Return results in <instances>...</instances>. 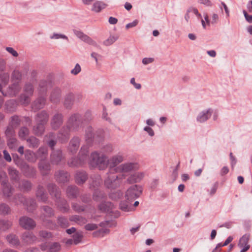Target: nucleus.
<instances>
[{
    "instance_id": "obj_1",
    "label": "nucleus",
    "mask_w": 252,
    "mask_h": 252,
    "mask_svg": "<svg viewBox=\"0 0 252 252\" xmlns=\"http://www.w3.org/2000/svg\"><path fill=\"white\" fill-rule=\"evenodd\" d=\"M4 65L0 64V78L2 81L1 84H0V91L5 95H15L20 90L18 81L21 78V73L18 70H14L13 72L12 79V80H15L16 82L13 83V84L9 88L7 93L4 94L2 90V86L5 85L8 83L9 78V74L4 71Z\"/></svg>"
},
{
    "instance_id": "obj_2",
    "label": "nucleus",
    "mask_w": 252,
    "mask_h": 252,
    "mask_svg": "<svg viewBox=\"0 0 252 252\" xmlns=\"http://www.w3.org/2000/svg\"><path fill=\"white\" fill-rule=\"evenodd\" d=\"M106 159V157L103 154H100L96 152H94L91 155L89 162L92 167L103 169L107 166Z\"/></svg>"
},
{
    "instance_id": "obj_3",
    "label": "nucleus",
    "mask_w": 252,
    "mask_h": 252,
    "mask_svg": "<svg viewBox=\"0 0 252 252\" xmlns=\"http://www.w3.org/2000/svg\"><path fill=\"white\" fill-rule=\"evenodd\" d=\"M111 172L112 171L108 174L104 181V184L108 189H115L120 186L122 178H124L125 177L123 175L119 176Z\"/></svg>"
},
{
    "instance_id": "obj_4",
    "label": "nucleus",
    "mask_w": 252,
    "mask_h": 252,
    "mask_svg": "<svg viewBox=\"0 0 252 252\" xmlns=\"http://www.w3.org/2000/svg\"><path fill=\"white\" fill-rule=\"evenodd\" d=\"M48 116L47 114L44 111L39 113L36 117L37 126L34 128L35 133L37 135H41L44 130V125L48 121Z\"/></svg>"
},
{
    "instance_id": "obj_5",
    "label": "nucleus",
    "mask_w": 252,
    "mask_h": 252,
    "mask_svg": "<svg viewBox=\"0 0 252 252\" xmlns=\"http://www.w3.org/2000/svg\"><path fill=\"white\" fill-rule=\"evenodd\" d=\"M142 192L141 187L135 185L129 188L125 194V197L128 201H132L138 197Z\"/></svg>"
},
{
    "instance_id": "obj_6",
    "label": "nucleus",
    "mask_w": 252,
    "mask_h": 252,
    "mask_svg": "<svg viewBox=\"0 0 252 252\" xmlns=\"http://www.w3.org/2000/svg\"><path fill=\"white\" fill-rule=\"evenodd\" d=\"M104 195L101 192L99 191H95L93 195L94 200L98 201H102V202L98 206L99 209L102 212L109 211L113 208V205L109 202H104Z\"/></svg>"
},
{
    "instance_id": "obj_7",
    "label": "nucleus",
    "mask_w": 252,
    "mask_h": 252,
    "mask_svg": "<svg viewBox=\"0 0 252 252\" xmlns=\"http://www.w3.org/2000/svg\"><path fill=\"white\" fill-rule=\"evenodd\" d=\"M139 165L136 162H128L122 164L114 169L116 172L128 173L130 171L137 170Z\"/></svg>"
},
{
    "instance_id": "obj_8",
    "label": "nucleus",
    "mask_w": 252,
    "mask_h": 252,
    "mask_svg": "<svg viewBox=\"0 0 252 252\" xmlns=\"http://www.w3.org/2000/svg\"><path fill=\"white\" fill-rule=\"evenodd\" d=\"M124 160V157L122 155L118 154L110 158L109 159L107 160L106 162L107 165H109L111 168V171L114 170L115 167L118 164L122 162Z\"/></svg>"
},
{
    "instance_id": "obj_9",
    "label": "nucleus",
    "mask_w": 252,
    "mask_h": 252,
    "mask_svg": "<svg viewBox=\"0 0 252 252\" xmlns=\"http://www.w3.org/2000/svg\"><path fill=\"white\" fill-rule=\"evenodd\" d=\"M19 222L22 227L27 229H32L36 225L35 222L32 219L27 217L21 218Z\"/></svg>"
},
{
    "instance_id": "obj_10",
    "label": "nucleus",
    "mask_w": 252,
    "mask_h": 252,
    "mask_svg": "<svg viewBox=\"0 0 252 252\" xmlns=\"http://www.w3.org/2000/svg\"><path fill=\"white\" fill-rule=\"evenodd\" d=\"M213 112V109L210 108L200 112L196 117V121L201 123L205 122L211 118Z\"/></svg>"
},
{
    "instance_id": "obj_11",
    "label": "nucleus",
    "mask_w": 252,
    "mask_h": 252,
    "mask_svg": "<svg viewBox=\"0 0 252 252\" xmlns=\"http://www.w3.org/2000/svg\"><path fill=\"white\" fill-rule=\"evenodd\" d=\"M13 133L14 130L12 126H8L5 131V134L8 138L7 144L9 147L11 149L15 148L17 143L16 139L13 137Z\"/></svg>"
},
{
    "instance_id": "obj_12",
    "label": "nucleus",
    "mask_w": 252,
    "mask_h": 252,
    "mask_svg": "<svg viewBox=\"0 0 252 252\" xmlns=\"http://www.w3.org/2000/svg\"><path fill=\"white\" fill-rule=\"evenodd\" d=\"M88 148L86 146H83L81 148V151L79 153V162H73L72 163V165L74 166H77L79 165H81L84 163L88 159Z\"/></svg>"
},
{
    "instance_id": "obj_13",
    "label": "nucleus",
    "mask_w": 252,
    "mask_h": 252,
    "mask_svg": "<svg viewBox=\"0 0 252 252\" xmlns=\"http://www.w3.org/2000/svg\"><path fill=\"white\" fill-rule=\"evenodd\" d=\"M43 251H48V252H57L60 249V246L58 243L49 244L45 243L41 246Z\"/></svg>"
},
{
    "instance_id": "obj_14",
    "label": "nucleus",
    "mask_w": 252,
    "mask_h": 252,
    "mask_svg": "<svg viewBox=\"0 0 252 252\" xmlns=\"http://www.w3.org/2000/svg\"><path fill=\"white\" fill-rule=\"evenodd\" d=\"M144 177V174L142 172H136L130 175L127 179V182L129 183H134L140 182Z\"/></svg>"
},
{
    "instance_id": "obj_15",
    "label": "nucleus",
    "mask_w": 252,
    "mask_h": 252,
    "mask_svg": "<svg viewBox=\"0 0 252 252\" xmlns=\"http://www.w3.org/2000/svg\"><path fill=\"white\" fill-rule=\"evenodd\" d=\"M36 239V237L30 232H26L22 236V242L24 244H32Z\"/></svg>"
},
{
    "instance_id": "obj_16",
    "label": "nucleus",
    "mask_w": 252,
    "mask_h": 252,
    "mask_svg": "<svg viewBox=\"0 0 252 252\" xmlns=\"http://www.w3.org/2000/svg\"><path fill=\"white\" fill-rule=\"evenodd\" d=\"M75 34L82 40L87 42V43L93 45H95L96 43L87 35L84 34L80 31L74 30Z\"/></svg>"
},
{
    "instance_id": "obj_17",
    "label": "nucleus",
    "mask_w": 252,
    "mask_h": 252,
    "mask_svg": "<svg viewBox=\"0 0 252 252\" xmlns=\"http://www.w3.org/2000/svg\"><path fill=\"white\" fill-rule=\"evenodd\" d=\"M107 4L101 1H96L93 5L92 10L95 12H100L101 10L105 9Z\"/></svg>"
},
{
    "instance_id": "obj_18",
    "label": "nucleus",
    "mask_w": 252,
    "mask_h": 252,
    "mask_svg": "<svg viewBox=\"0 0 252 252\" xmlns=\"http://www.w3.org/2000/svg\"><path fill=\"white\" fill-rule=\"evenodd\" d=\"M80 140L78 137L73 138L70 142L68 149L71 153L76 152L79 148Z\"/></svg>"
},
{
    "instance_id": "obj_19",
    "label": "nucleus",
    "mask_w": 252,
    "mask_h": 252,
    "mask_svg": "<svg viewBox=\"0 0 252 252\" xmlns=\"http://www.w3.org/2000/svg\"><path fill=\"white\" fill-rule=\"evenodd\" d=\"M62 152L60 150L54 151L51 155V162L54 164H58L62 159Z\"/></svg>"
},
{
    "instance_id": "obj_20",
    "label": "nucleus",
    "mask_w": 252,
    "mask_h": 252,
    "mask_svg": "<svg viewBox=\"0 0 252 252\" xmlns=\"http://www.w3.org/2000/svg\"><path fill=\"white\" fill-rule=\"evenodd\" d=\"M69 177L68 173L63 171H60L56 174L57 180L61 183L67 182L69 179Z\"/></svg>"
},
{
    "instance_id": "obj_21",
    "label": "nucleus",
    "mask_w": 252,
    "mask_h": 252,
    "mask_svg": "<svg viewBox=\"0 0 252 252\" xmlns=\"http://www.w3.org/2000/svg\"><path fill=\"white\" fill-rule=\"evenodd\" d=\"M62 123V116L61 114H56L54 116L52 122L51 126L54 129L59 127Z\"/></svg>"
},
{
    "instance_id": "obj_22",
    "label": "nucleus",
    "mask_w": 252,
    "mask_h": 252,
    "mask_svg": "<svg viewBox=\"0 0 252 252\" xmlns=\"http://www.w3.org/2000/svg\"><path fill=\"white\" fill-rule=\"evenodd\" d=\"M45 99L43 97H39L32 105L33 110H37L42 108L45 104Z\"/></svg>"
},
{
    "instance_id": "obj_23",
    "label": "nucleus",
    "mask_w": 252,
    "mask_h": 252,
    "mask_svg": "<svg viewBox=\"0 0 252 252\" xmlns=\"http://www.w3.org/2000/svg\"><path fill=\"white\" fill-rule=\"evenodd\" d=\"M87 179V175L85 172H77L75 176V180L77 184H81L84 183Z\"/></svg>"
},
{
    "instance_id": "obj_24",
    "label": "nucleus",
    "mask_w": 252,
    "mask_h": 252,
    "mask_svg": "<svg viewBox=\"0 0 252 252\" xmlns=\"http://www.w3.org/2000/svg\"><path fill=\"white\" fill-rule=\"evenodd\" d=\"M61 90L58 88L54 89L51 93L50 100L53 102H56L60 97Z\"/></svg>"
},
{
    "instance_id": "obj_25",
    "label": "nucleus",
    "mask_w": 252,
    "mask_h": 252,
    "mask_svg": "<svg viewBox=\"0 0 252 252\" xmlns=\"http://www.w3.org/2000/svg\"><path fill=\"white\" fill-rule=\"evenodd\" d=\"M7 242L12 246H16L19 244L18 238L14 235H9L6 237Z\"/></svg>"
},
{
    "instance_id": "obj_26",
    "label": "nucleus",
    "mask_w": 252,
    "mask_h": 252,
    "mask_svg": "<svg viewBox=\"0 0 252 252\" xmlns=\"http://www.w3.org/2000/svg\"><path fill=\"white\" fill-rule=\"evenodd\" d=\"M250 234H244L239 240L238 243V246L240 248H242L244 245H248L249 241L250 239Z\"/></svg>"
},
{
    "instance_id": "obj_27",
    "label": "nucleus",
    "mask_w": 252,
    "mask_h": 252,
    "mask_svg": "<svg viewBox=\"0 0 252 252\" xmlns=\"http://www.w3.org/2000/svg\"><path fill=\"white\" fill-rule=\"evenodd\" d=\"M69 219L70 221H74L79 224L85 223L87 221L85 218L77 215L72 216L70 217Z\"/></svg>"
},
{
    "instance_id": "obj_28",
    "label": "nucleus",
    "mask_w": 252,
    "mask_h": 252,
    "mask_svg": "<svg viewBox=\"0 0 252 252\" xmlns=\"http://www.w3.org/2000/svg\"><path fill=\"white\" fill-rule=\"evenodd\" d=\"M233 238L232 236H229L226 239V240L224 241V242L223 243H218L216 245V248L213 250L212 252H215L216 251L217 249H218L219 248L228 245L230 243H231L232 242V241L233 240Z\"/></svg>"
},
{
    "instance_id": "obj_29",
    "label": "nucleus",
    "mask_w": 252,
    "mask_h": 252,
    "mask_svg": "<svg viewBox=\"0 0 252 252\" xmlns=\"http://www.w3.org/2000/svg\"><path fill=\"white\" fill-rule=\"evenodd\" d=\"M69 129L67 128L63 131V132H60L58 137L61 141L62 142H64L66 141L68 138Z\"/></svg>"
},
{
    "instance_id": "obj_30",
    "label": "nucleus",
    "mask_w": 252,
    "mask_h": 252,
    "mask_svg": "<svg viewBox=\"0 0 252 252\" xmlns=\"http://www.w3.org/2000/svg\"><path fill=\"white\" fill-rule=\"evenodd\" d=\"M66 193L69 197H74L77 194V189L76 187L69 186L67 189Z\"/></svg>"
},
{
    "instance_id": "obj_31",
    "label": "nucleus",
    "mask_w": 252,
    "mask_h": 252,
    "mask_svg": "<svg viewBox=\"0 0 252 252\" xmlns=\"http://www.w3.org/2000/svg\"><path fill=\"white\" fill-rule=\"evenodd\" d=\"M26 158L31 162H34L37 158L36 156L31 151L27 150L26 151Z\"/></svg>"
},
{
    "instance_id": "obj_32",
    "label": "nucleus",
    "mask_w": 252,
    "mask_h": 252,
    "mask_svg": "<svg viewBox=\"0 0 252 252\" xmlns=\"http://www.w3.org/2000/svg\"><path fill=\"white\" fill-rule=\"evenodd\" d=\"M39 167L43 174H46L47 173V171L50 169L49 165L43 161H42L39 163Z\"/></svg>"
},
{
    "instance_id": "obj_33",
    "label": "nucleus",
    "mask_w": 252,
    "mask_h": 252,
    "mask_svg": "<svg viewBox=\"0 0 252 252\" xmlns=\"http://www.w3.org/2000/svg\"><path fill=\"white\" fill-rule=\"evenodd\" d=\"M12 223L9 221L0 220V230H5L10 228Z\"/></svg>"
},
{
    "instance_id": "obj_34",
    "label": "nucleus",
    "mask_w": 252,
    "mask_h": 252,
    "mask_svg": "<svg viewBox=\"0 0 252 252\" xmlns=\"http://www.w3.org/2000/svg\"><path fill=\"white\" fill-rule=\"evenodd\" d=\"M48 189L51 194H54L57 198L59 197L60 193L56 185L53 184L49 185Z\"/></svg>"
},
{
    "instance_id": "obj_35",
    "label": "nucleus",
    "mask_w": 252,
    "mask_h": 252,
    "mask_svg": "<svg viewBox=\"0 0 252 252\" xmlns=\"http://www.w3.org/2000/svg\"><path fill=\"white\" fill-rule=\"evenodd\" d=\"M3 186V191L5 196L9 197L12 193V189L11 187L6 184L2 185Z\"/></svg>"
},
{
    "instance_id": "obj_36",
    "label": "nucleus",
    "mask_w": 252,
    "mask_h": 252,
    "mask_svg": "<svg viewBox=\"0 0 252 252\" xmlns=\"http://www.w3.org/2000/svg\"><path fill=\"white\" fill-rule=\"evenodd\" d=\"M36 195L38 198L43 201H45L47 199V195L44 193L42 188H40L38 189L36 192Z\"/></svg>"
},
{
    "instance_id": "obj_37",
    "label": "nucleus",
    "mask_w": 252,
    "mask_h": 252,
    "mask_svg": "<svg viewBox=\"0 0 252 252\" xmlns=\"http://www.w3.org/2000/svg\"><path fill=\"white\" fill-rule=\"evenodd\" d=\"M47 154V150L46 148H41L39 149L37 153L36 157L37 158H41V159L45 158Z\"/></svg>"
},
{
    "instance_id": "obj_38",
    "label": "nucleus",
    "mask_w": 252,
    "mask_h": 252,
    "mask_svg": "<svg viewBox=\"0 0 252 252\" xmlns=\"http://www.w3.org/2000/svg\"><path fill=\"white\" fill-rule=\"evenodd\" d=\"M27 142L29 143L30 146L32 147H37L39 144L38 140L34 137H31L28 139Z\"/></svg>"
},
{
    "instance_id": "obj_39",
    "label": "nucleus",
    "mask_w": 252,
    "mask_h": 252,
    "mask_svg": "<svg viewBox=\"0 0 252 252\" xmlns=\"http://www.w3.org/2000/svg\"><path fill=\"white\" fill-rule=\"evenodd\" d=\"M93 137V134L92 133V128L89 127L86 131V141L88 143H90L92 141V138Z\"/></svg>"
},
{
    "instance_id": "obj_40",
    "label": "nucleus",
    "mask_w": 252,
    "mask_h": 252,
    "mask_svg": "<svg viewBox=\"0 0 252 252\" xmlns=\"http://www.w3.org/2000/svg\"><path fill=\"white\" fill-rule=\"evenodd\" d=\"M28 134L29 130L25 127L21 128L19 132V136L22 139H26Z\"/></svg>"
},
{
    "instance_id": "obj_41",
    "label": "nucleus",
    "mask_w": 252,
    "mask_h": 252,
    "mask_svg": "<svg viewBox=\"0 0 252 252\" xmlns=\"http://www.w3.org/2000/svg\"><path fill=\"white\" fill-rule=\"evenodd\" d=\"M58 223L62 227H66L69 225L68 220L65 218L63 217L59 218Z\"/></svg>"
},
{
    "instance_id": "obj_42",
    "label": "nucleus",
    "mask_w": 252,
    "mask_h": 252,
    "mask_svg": "<svg viewBox=\"0 0 252 252\" xmlns=\"http://www.w3.org/2000/svg\"><path fill=\"white\" fill-rule=\"evenodd\" d=\"M9 175L12 180H16L18 177V172L16 170L13 168H9L8 169Z\"/></svg>"
},
{
    "instance_id": "obj_43",
    "label": "nucleus",
    "mask_w": 252,
    "mask_h": 252,
    "mask_svg": "<svg viewBox=\"0 0 252 252\" xmlns=\"http://www.w3.org/2000/svg\"><path fill=\"white\" fill-rule=\"evenodd\" d=\"M117 39V36H110L107 40L104 41V44L106 46L110 45L115 42Z\"/></svg>"
},
{
    "instance_id": "obj_44",
    "label": "nucleus",
    "mask_w": 252,
    "mask_h": 252,
    "mask_svg": "<svg viewBox=\"0 0 252 252\" xmlns=\"http://www.w3.org/2000/svg\"><path fill=\"white\" fill-rule=\"evenodd\" d=\"M10 212L9 207L4 204L0 205V213L2 214H7Z\"/></svg>"
},
{
    "instance_id": "obj_45",
    "label": "nucleus",
    "mask_w": 252,
    "mask_h": 252,
    "mask_svg": "<svg viewBox=\"0 0 252 252\" xmlns=\"http://www.w3.org/2000/svg\"><path fill=\"white\" fill-rule=\"evenodd\" d=\"M122 195L121 191H118L115 192H112L110 194V197L114 200H117L119 199Z\"/></svg>"
},
{
    "instance_id": "obj_46",
    "label": "nucleus",
    "mask_w": 252,
    "mask_h": 252,
    "mask_svg": "<svg viewBox=\"0 0 252 252\" xmlns=\"http://www.w3.org/2000/svg\"><path fill=\"white\" fill-rule=\"evenodd\" d=\"M44 212L43 213V215H46L47 217H51L53 215V212L52 209L49 207H44L43 208Z\"/></svg>"
},
{
    "instance_id": "obj_47",
    "label": "nucleus",
    "mask_w": 252,
    "mask_h": 252,
    "mask_svg": "<svg viewBox=\"0 0 252 252\" xmlns=\"http://www.w3.org/2000/svg\"><path fill=\"white\" fill-rule=\"evenodd\" d=\"M82 235L81 233H77L73 235V240L74 244H78L81 240Z\"/></svg>"
},
{
    "instance_id": "obj_48",
    "label": "nucleus",
    "mask_w": 252,
    "mask_h": 252,
    "mask_svg": "<svg viewBox=\"0 0 252 252\" xmlns=\"http://www.w3.org/2000/svg\"><path fill=\"white\" fill-rule=\"evenodd\" d=\"M7 181V177L6 173L3 171H0V182L1 185L6 184Z\"/></svg>"
},
{
    "instance_id": "obj_49",
    "label": "nucleus",
    "mask_w": 252,
    "mask_h": 252,
    "mask_svg": "<svg viewBox=\"0 0 252 252\" xmlns=\"http://www.w3.org/2000/svg\"><path fill=\"white\" fill-rule=\"evenodd\" d=\"M21 102L24 104H28L30 102V97L29 95L24 94L21 96Z\"/></svg>"
},
{
    "instance_id": "obj_50",
    "label": "nucleus",
    "mask_w": 252,
    "mask_h": 252,
    "mask_svg": "<svg viewBox=\"0 0 252 252\" xmlns=\"http://www.w3.org/2000/svg\"><path fill=\"white\" fill-rule=\"evenodd\" d=\"M243 13L246 20L249 23H252V15H249L245 10H243Z\"/></svg>"
},
{
    "instance_id": "obj_51",
    "label": "nucleus",
    "mask_w": 252,
    "mask_h": 252,
    "mask_svg": "<svg viewBox=\"0 0 252 252\" xmlns=\"http://www.w3.org/2000/svg\"><path fill=\"white\" fill-rule=\"evenodd\" d=\"M25 91L28 95L32 94L33 92L32 86L31 84H27L25 86Z\"/></svg>"
},
{
    "instance_id": "obj_52",
    "label": "nucleus",
    "mask_w": 252,
    "mask_h": 252,
    "mask_svg": "<svg viewBox=\"0 0 252 252\" xmlns=\"http://www.w3.org/2000/svg\"><path fill=\"white\" fill-rule=\"evenodd\" d=\"M230 156V159L231 160V166L232 168H233L234 166L236 165L237 163V160L236 158H235V157L233 156L232 153H230L229 154Z\"/></svg>"
},
{
    "instance_id": "obj_53",
    "label": "nucleus",
    "mask_w": 252,
    "mask_h": 252,
    "mask_svg": "<svg viewBox=\"0 0 252 252\" xmlns=\"http://www.w3.org/2000/svg\"><path fill=\"white\" fill-rule=\"evenodd\" d=\"M85 227L86 230L91 231L96 229L97 228V226L95 224L89 223L86 224Z\"/></svg>"
},
{
    "instance_id": "obj_54",
    "label": "nucleus",
    "mask_w": 252,
    "mask_h": 252,
    "mask_svg": "<svg viewBox=\"0 0 252 252\" xmlns=\"http://www.w3.org/2000/svg\"><path fill=\"white\" fill-rule=\"evenodd\" d=\"M218 187H219V182H216L214 184V185H213V186L211 188V191H210L211 195H214L216 192V191L218 188Z\"/></svg>"
},
{
    "instance_id": "obj_55",
    "label": "nucleus",
    "mask_w": 252,
    "mask_h": 252,
    "mask_svg": "<svg viewBox=\"0 0 252 252\" xmlns=\"http://www.w3.org/2000/svg\"><path fill=\"white\" fill-rule=\"evenodd\" d=\"M72 208L75 211L77 212H81L84 210V206H80L77 204H73Z\"/></svg>"
},
{
    "instance_id": "obj_56",
    "label": "nucleus",
    "mask_w": 252,
    "mask_h": 252,
    "mask_svg": "<svg viewBox=\"0 0 252 252\" xmlns=\"http://www.w3.org/2000/svg\"><path fill=\"white\" fill-rule=\"evenodd\" d=\"M81 71V67L78 64H76L74 68L71 71V73L74 75H76Z\"/></svg>"
},
{
    "instance_id": "obj_57",
    "label": "nucleus",
    "mask_w": 252,
    "mask_h": 252,
    "mask_svg": "<svg viewBox=\"0 0 252 252\" xmlns=\"http://www.w3.org/2000/svg\"><path fill=\"white\" fill-rule=\"evenodd\" d=\"M234 223L233 221H227L225 222V223L220 224L219 226V227H226L228 229L232 227V224Z\"/></svg>"
},
{
    "instance_id": "obj_58",
    "label": "nucleus",
    "mask_w": 252,
    "mask_h": 252,
    "mask_svg": "<svg viewBox=\"0 0 252 252\" xmlns=\"http://www.w3.org/2000/svg\"><path fill=\"white\" fill-rule=\"evenodd\" d=\"M20 120L17 116H14L11 118V124L13 126H17L19 124Z\"/></svg>"
},
{
    "instance_id": "obj_59",
    "label": "nucleus",
    "mask_w": 252,
    "mask_h": 252,
    "mask_svg": "<svg viewBox=\"0 0 252 252\" xmlns=\"http://www.w3.org/2000/svg\"><path fill=\"white\" fill-rule=\"evenodd\" d=\"M6 50L14 57H17L18 56V53L12 47H6Z\"/></svg>"
},
{
    "instance_id": "obj_60",
    "label": "nucleus",
    "mask_w": 252,
    "mask_h": 252,
    "mask_svg": "<svg viewBox=\"0 0 252 252\" xmlns=\"http://www.w3.org/2000/svg\"><path fill=\"white\" fill-rule=\"evenodd\" d=\"M39 235L41 237H42L44 238H48L51 237V233L48 232L46 231H42L39 233Z\"/></svg>"
},
{
    "instance_id": "obj_61",
    "label": "nucleus",
    "mask_w": 252,
    "mask_h": 252,
    "mask_svg": "<svg viewBox=\"0 0 252 252\" xmlns=\"http://www.w3.org/2000/svg\"><path fill=\"white\" fill-rule=\"evenodd\" d=\"M229 168L227 166H223L220 170V175L221 176H223L227 174L229 172Z\"/></svg>"
},
{
    "instance_id": "obj_62",
    "label": "nucleus",
    "mask_w": 252,
    "mask_h": 252,
    "mask_svg": "<svg viewBox=\"0 0 252 252\" xmlns=\"http://www.w3.org/2000/svg\"><path fill=\"white\" fill-rule=\"evenodd\" d=\"M154 60L155 59L153 58H145L142 60V63L144 64H148L153 63Z\"/></svg>"
},
{
    "instance_id": "obj_63",
    "label": "nucleus",
    "mask_w": 252,
    "mask_h": 252,
    "mask_svg": "<svg viewBox=\"0 0 252 252\" xmlns=\"http://www.w3.org/2000/svg\"><path fill=\"white\" fill-rule=\"evenodd\" d=\"M120 207L121 209L124 211H128L129 210L128 203L125 204L123 202H121L120 204Z\"/></svg>"
},
{
    "instance_id": "obj_64",
    "label": "nucleus",
    "mask_w": 252,
    "mask_h": 252,
    "mask_svg": "<svg viewBox=\"0 0 252 252\" xmlns=\"http://www.w3.org/2000/svg\"><path fill=\"white\" fill-rule=\"evenodd\" d=\"M198 2L207 6H211L212 5L211 1L209 0H199Z\"/></svg>"
}]
</instances>
